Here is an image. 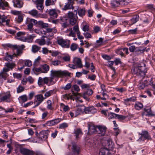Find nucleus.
Listing matches in <instances>:
<instances>
[{
  "label": "nucleus",
  "instance_id": "1",
  "mask_svg": "<svg viewBox=\"0 0 155 155\" xmlns=\"http://www.w3.org/2000/svg\"><path fill=\"white\" fill-rule=\"evenodd\" d=\"M51 77L49 79V84L52 85L54 84L55 81H54V78L56 77H61L62 76H70L71 73L67 71H51Z\"/></svg>",
  "mask_w": 155,
  "mask_h": 155
},
{
  "label": "nucleus",
  "instance_id": "2",
  "mask_svg": "<svg viewBox=\"0 0 155 155\" xmlns=\"http://www.w3.org/2000/svg\"><path fill=\"white\" fill-rule=\"evenodd\" d=\"M15 66V64L14 62L5 63L4 67L3 68L2 71L1 72V75L2 78L5 79L8 75L7 72L10 70H12Z\"/></svg>",
  "mask_w": 155,
  "mask_h": 155
},
{
  "label": "nucleus",
  "instance_id": "3",
  "mask_svg": "<svg viewBox=\"0 0 155 155\" xmlns=\"http://www.w3.org/2000/svg\"><path fill=\"white\" fill-rule=\"evenodd\" d=\"M25 32L19 31L16 34V38L17 39L21 41L31 43L32 42L33 39L34 37V36L30 35L27 37V38H21V36H24L25 35Z\"/></svg>",
  "mask_w": 155,
  "mask_h": 155
},
{
  "label": "nucleus",
  "instance_id": "4",
  "mask_svg": "<svg viewBox=\"0 0 155 155\" xmlns=\"http://www.w3.org/2000/svg\"><path fill=\"white\" fill-rule=\"evenodd\" d=\"M142 66H138V67H135L134 69V73L138 75H140L142 77H144L147 72V69L144 64Z\"/></svg>",
  "mask_w": 155,
  "mask_h": 155
},
{
  "label": "nucleus",
  "instance_id": "5",
  "mask_svg": "<svg viewBox=\"0 0 155 155\" xmlns=\"http://www.w3.org/2000/svg\"><path fill=\"white\" fill-rule=\"evenodd\" d=\"M60 11L59 10H56L55 9H51L49 11V15L50 16V19H49V21L51 22L52 23L56 24L58 22V19L54 20L58 17V13H59Z\"/></svg>",
  "mask_w": 155,
  "mask_h": 155
},
{
  "label": "nucleus",
  "instance_id": "6",
  "mask_svg": "<svg viewBox=\"0 0 155 155\" xmlns=\"http://www.w3.org/2000/svg\"><path fill=\"white\" fill-rule=\"evenodd\" d=\"M58 44L64 48H68L70 45V41L67 39H64L61 37H58L57 38Z\"/></svg>",
  "mask_w": 155,
  "mask_h": 155
},
{
  "label": "nucleus",
  "instance_id": "7",
  "mask_svg": "<svg viewBox=\"0 0 155 155\" xmlns=\"http://www.w3.org/2000/svg\"><path fill=\"white\" fill-rule=\"evenodd\" d=\"M11 94L9 91L0 93V102H6L10 103L11 101Z\"/></svg>",
  "mask_w": 155,
  "mask_h": 155
},
{
  "label": "nucleus",
  "instance_id": "8",
  "mask_svg": "<svg viewBox=\"0 0 155 155\" xmlns=\"http://www.w3.org/2000/svg\"><path fill=\"white\" fill-rule=\"evenodd\" d=\"M20 153L23 155H33L34 153L32 150L24 148H21L20 150ZM35 154V155H45L40 151H36Z\"/></svg>",
  "mask_w": 155,
  "mask_h": 155
},
{
  "label": "nucleus",
  "instance_id": "9",
  "mask_svg": "<svg viewBox=\"0 0 155 155\" xmlns=\"http://www.w3.org/2000/svg\"><path fill=\"white\" fill-rule=\"evenodd\" d=\"M73 30L74 32H73L72 28H69V29H67L65 32L68 33H69V34H68V35L69 36H72L73 37H74L75 36V33L77 34L78 33L80 32L78 26L77 24L75 25L74 26Z\"/></svg>",
  "mask_w": 155,
  "mask_h": 155
},
{
  "label": "nucleus",
  "instance_id": "10",
  "mask_svg": "<svg viewBox=\"0 0 155 155\" xmlns=\"http://www.w3.org/2000/svg\"><path fill=\"white\" fill-rule=\"evenodd\" d=\"M102 145L108 150H112L114 147V144L111 140L109 139L102 143Z\"/></svg>",
  "mask_w": 155,
  "mask_h": 155
},
{
  "label": "nucleus",
  "instance_id": "11",
  "mask_svg": "<svg viewBox=\"0 0 155 155\" xmlns=\"http://www.w3.org/2000/svg\"><path fill=\"white\" fill-rule=\"evenodd\" d=\"M48 130L42 131L39 134V138L40 140L45 141L48 138Z\"/></svg>",
  "mask_w": 155,
  "mask_h": 155
},
{
  "label": "nucleus",
  "instance_id": "12",
  "mask_svg": "<svg viewBox=\"0 0 155 155\" xmlns=\"http://www.w3.org/2000/svg\"><path fill=\"white\" fill-rule=\"evenodd\" d=\"M93 93V91L92 89H87L86 91L83 93L82 95L81 96L86 101H89L90 100L89 97L91 96Z\"/></svg>",
  "mask_w": 155,
  "mask_h": 155
},
{
  "label": "nucleus",
  "instance_id": "13",
  "mask_svg": "<svg viewBox=\"0 0 155 155\" xmlns=\"http://www.w3.org/2000/svg\"><path fill=\"white\" fill-rule=\"evenodd\" d=\"M36 100L34 101L35 106L34 107L38 106L46 98V97H44L41 94L37 95L35 96Z\"/></svg>",
  "mask_w": 155,
  "mask_h": 155
},
{
  "label": "nucleus",
  "instance_id": "14",
  "mask_svg": "<svg viewBox=\"0 0 155 155\" xmlns=\"http://www.w3.org/2000/svg\"><path fill=\"white\" fill-rule=\"evenodd\" d=\"M107 127L104 126H97V133L100 134L102 136H104L106 132Z\"/></svg>",
  "mask_w": 155,
  "mask_h": 155
},
{
  "label": "nucleus",
  "instance_id": "15",
  "mask_svg": "<svg viewBox=\"0 0 155 155\" xmlns=\"http://www.w3.org/2000/svg\"><path fill=\"white\" fill-rule=\"evenodd\" d=\"M48 77H45L42 78L41 77L39 78L38 81V84L40 87L42 86L44 84H48Z\"/></svg>",
  "mask_w": 155,
  "mask_h": 155
},
{
  "label": "nucleus",
  "instance_id": "16",
  "mask_svg": "<svg viewBox=\"0 0 155 155\" xmlns=\"http://www.w3.org/2000/svg\"><path fill=\"white\" fill-rule=\"evenodd\" d=\"M12 2L15 7L21 8L23 7V2L21 0H12Z\"/></svg>",
  "mask_w": 155,
  "mask_h": 155
},
{
  "label": "nucleus",
  "instance_id": "17",
  "mask_svg": "<svg viewBox=\"0 0 155 155\" xmlns=\"http://www.w3.org/2000/svg\"><path fill=\"white\" fill-rule=\"evenodd\" d=\"M97 126L96 127L93 125H90L88 128V134H91L94 133H97Z\"/></svg>",
  "mask_w": 155,
  "mask_h": 155
},
{
  "label": "nucleus",
  "instance_id": "18",
  "mask_svg": "<svg viewBox=\"0 0 155 155\" xmlns=\"http://www.w3.org/2000/svg\"><path fill=\"white\" fill-rule=\"evenodd\" d=\"M43 38L41 40H38L37 41V43L41 45H45L47 42V44L48 45V39L47 36H43Z\"/></svg>",
  "mask_w": 155,
  "mask_h": 155
},
{
  "label": "nucleus",
  "instance_id": "19",
  "mask_svg": "<svg viewBox=\"0 0 155 155\" xmlns=\"http://www.w3.org/2000/svg\"><path fill=\"white\" fill-rule=\"evenodd\" d=\"M109 150L105 147L101 148L99 152V155H109Z\"/></svg>",
  "mask_w": 155,
  "mask_h": 155
},
{
  "label": "nucleus",
  "instance_id": "20",
  "mask_svg": "<svg viewBox=\"0 0 155 155\" xmlns=\"http://www.w3.org/2000/svg\"><path fill=\"white\" fill-rule=\"evenodd\" d=\"M38 23L42 28L46 29V31H45L46 32V33L48 32V23H44L41 21H38Z\"/></svg>",
  "mask_w": 155,
  "mask_h": 155
},
{
  "label": "nucleus",
  "instance_id": "21",
  "mask_svg": "<svg viewBox=\"0 0 155 155\" xmlns=\"http://www.w3.org/2000/svg\"><path fill=\"white\" fill-rule=\"evenodd\" d=\"M74 63L77 66L78 68H81L83 67L81 59L80 58H74Z\"/></svg>",
  "mask_w": 155,
  "mask_h": 155
},
{
  "label": "nucleus",
  "instance_id": "22",
  "mask_svg": "<svg viewBox=\"0 0 155 155\" xmlns=\"http://www.w3.org/2000/svg\"><path fill=\"white\" fill-rule=\"evenodd\" d=\"M74 134L75 135L76 139L80 138L83 134V133L80 129H77L75 130Z\"/></svg>",
  "mask_w": 155,
  "mask_h": 155
},
{
  "label": "nucleus",
  "instance_id": "23",
  "mask_svg": "<svg viewBox=\"0 0 155 155\" xmlns=\"http://www.w3.org/2000/svg\"><path fill=\"white\" fill-rule=\"evenodd\" d=\"M110 4L112 8H115L119 6L120 3L119 1L114 0L111 1Z\"/></svg>",
  "mask_w": 155,
  "mask_h": 155
},
{
  "label": "nucleus",
  "instance_id": "24",
  "mask_svg": "<svg viewBox=\"0 0 155 155\" xmlns=\"http://www.w3.org/2000/svg\"><path fill=\"white\" fill-rule=\"evenodd\" d=\"M8 5V3L5 0H0V9H4Z\"/></svg>",
  "mask_w": 155,
  "mask_h": 155
},
{
  "label": "nucleus",
  "instance_id": "25",
  "mask_svg": "<svg viewBox=\"0 0 155 155\" xmlns=\"http://www.w3.org/2000/svg\"><path fill=\"white\" fill-rule=\"evenodd\" d=\"M73 5V4L67 2L65 3V5L64 6V8H62V9L63 10H66L72 8Z\"/></svg>",
  "mask_w": 155,
  "mask_h": 155
},
{
  "label": "nucleus",
  "instance_id": "26",
  "mask_svg": "<svg viewBox=\"0 0 155 155\" xmlns=\"http://www.w3.org/2000/svg\"><path fill=\"white\" fill-rule=\"evenodd\" d=\"M42 70V73H46L48 70V66L46 64H44L41 66Z\"/></svg>",
  "mask_w": 155,
  "mask_h": 155
},
{
  "label": "nucleus",
  "instance_id": "27",
  "mask_svg": "<svg viewBox=\"0 0 155 155\" xmlns=\"http://www.w3.org/2000/svg\"><path fill=\"white\" fill-rule=\"evenodd\" d=\"M78 15L81 17H82L85 15V10L84 8H80L78 9Z\"/></svg>",
  "mask_w": 155,
  "mask_h": 155
},
{
  "label": "nucleus",
  "instance_id": "28",
  "mask_svg": "<svg viewBox=\"0 0 155 155\" xmlns=\"http://www.w3.org/2000/svg\"><path fill=\"white\" fill-rule=\"evenodd\" d=\"M134 107L136 109L139 110L143 108V105L140 103L137 102L135 104Z\"/></svg>",
  "mask_w": 155,
  "mask_h": 155
},
{
  "label": "nucleus",
  "instance_id": "29",
  "mask_svg": "<svg viewBox=\"0 0 155 155\" xmlns=\"http://www.w3.org/2000/svg\"><path fill=\"white\" fill-rule=\"evenodd\" d=\"M60 106L61 108L63 109L64 112H66L70 110V108L68 105H65L63 103H61L60 104Z\"/></svg>",
  "mask_w": 155,
  "mask_h": 155
},
{
  "label": "nucleus",
  "instance_id": "30",
  "mask_svg": "<svg viewBox=\"0 0 155 155\" xmlns=\"http://www.w3.org/2000/svg\"><path fill=\"white\" fill-rule=\"evenodd\" d=\"M28 19V18H27L26 21V24L27 25L28 28L30 31H31L32 30L33 25L31 24V22H29L30 21Z\"/></svg>",
  "mask_w": 155,
  "mask_h": 155
},
{
  "label": "nucleus",
  "instance_id": "31",
  "mask_svg": "<svg viewBox=\"0 0 155 155\" xmlns=\"http://www.w3.org/2000/svg\"><path fill=\"white\" fill-rule=\"evenodd\" d=\"M28 13L31 15L32 16L35 17L37 15L38 12L36 10L33 9L30 11H29Z\"/></svg>",
  "mask_w": 155,
  "mask_h": 155
},
{
  "label": "nucleus",
  "instance_id": "32",
  "mask_svg": "<svg viewBox=\"0 0 155 155\" xmlns=\"http://www.w3.org/2000/svg\"><path fill=\"white\" fill-rule=\"evenodd\" d=\"M61 63L60 61L57 60V59H54V60L51 61V65H53L54 66H58Z\"/></svg>",
  "mask_w": 155,
  "mask_h": 155
},
{
  "label": "nucleus",
  "instance_id": "33",
  "mask_svg": "<svg viewBox=\"0 0 155 155\" xmlns=\"http://www.w3.org/2000/svg\"><path fill=\"white\" fill-rule=\"evenodd\" d=\"M18 99L19 101L21 100L23 102H25L28 100L27 95L25 94L20 96L18 98Z\"/></svg>",
  "mask_w": 155,
  "mask_h": 155
},
{
  "label": "nucleus",
  "instance_id": "34",
  "mask_svg": "<svg viewBox=\"0 0 155 155\" xmlns=\"http://www.w3.org/2000/svg\"><path fill=\"white\" fill-rule=\"evenodd\" d=\"M41 48V47L36 45H33L32 47V51L33 53L37 52Z\"/></svg>",
  "mask_w": 155,
  "mask_h": 155
},
{
  "label": "nucleus",
  "instance_id": "35",
  "mask_svg": "<svg viewBox=\"0 0 155 155\" xmlns=\"http://www.w3.org/2000/svg\"><path fill=\"white\" fill-rule=\"evenodd\" d=\"M57 30L55 28H49V36L52 37L54 34L56 32Z\"/></svg>",
  "mask_w": 155,
  "mask_h": 155
},
{
  "label": "nucleus",
  "instance_id": "36",
  "mask_svg": "<svg viewBox=\"0 0 155 155\" xmlns=\"http://www.w3.org/2000/svg\"><path fill=\"white\" fill-rule=\"evenodd\" d=\"M124 101L126 102H128L129 101L134 102L136 100V97L134 96H133L129 98L124 99Z\"/></svg>",
  "mask_w": 155,
  "mask_h": 155
},
{
  "label": "nucleus",
  "instance_id": "37",
  "mask_svg": "<svg viewBox=\"0 0 155 155\" xmlns=\"http://www.w3.org/2000/svg\"><path fill=\"white\" fill-rule=\"evenodd\" d=\"M6 56L4 57V59L7 61H8L12 60L13 58V55H8V53H6Z\"/></svg>",
  "mask_w": 155,
  "mask_h": 155
},
{
  "label": "nucleus",
  "instance_id": "38",
  "mask_svg": "<svg viewBox=\"0 0 155 155\" xmlns=\"http://www.w3.org/2000/svg\"><path fill=\"white\" fill-rule=\"evenodd\" d=\"M139 19V16L136 15L133 17L131 20V21L132 24H134Z\"/></svg>",
  "mask_w": 155,
  "mask_h": 155
},
{
  "label": "nucleus",
  "instance_id": "39",
  "mask_svg": "<svg viewBox=\"0 0 155 155\" xmlns=\"http://www.w3.org/2000/svg\"><path fill=\"white\" fill-rule=\"evenodd\" d=\"M117 114H116L112 112L109 113L108 114V117L109 119H112L113 118H117Z\"/></svg>",
  "mask_w": 155,
  "mask_h": 155
},
{
  "label": "nucleus",
  "instance_id": "40",
  "mask_svg": "<svg viewBox=\"0 0 155 155\" xmlns=\"http://www.w3.org/2000/svg\"><path fill=\"white\" fill-rule=\"evenodd\" d=\"M140 134L143 136L144 137L147 139H148L149 138V136L147 132L146 131H143L142 133L139 134Z\"/></svg>",
  "mask_w": 155,
  "mask_h": 155
},
{
  "label": "nucleus",
  "instance_id": "41",
  "mask_svg": "<svg viewBox=\"0 0 155 155\" xmlns=\"http://www.w3.org/2000/svg\"><path fill=\"white\" fill-rule=\"evenodd\" d=\"M35 33L39 35H41V34L46 35V32L45 31L43 30L42 29L41 31L37 29H35Z\"/></svg>",
  "mask_w": 155,
  "mask_h": 155
},
{
  "label": "nucleus",
  "instance_id": "42",
  "mask_svg": "<svg viewBox=\"0 0 155 155\" xmlns=\"http://www.w3.org/2000/svg\"><path fill=\"white\" fill-rule=\"evenodd\" d=\"M71 84L70 83L67 84L65 86H63L61 87V89L64 90H68L70 89L71 87Z\"/></svg>",
  "mask_w": 155,
  "mask_h": 155
},
{
  "label": "nucleus",
  "instance_id": "43",
  "mask_svg": "<svg viewBox=\"0 0 155 155\" xmlns=\"http://www.w3.org/2000/svg\"><path fill=\"white\" fill-rule=\"evenodd\" d=\"M24 90V88L22 86L19 85L17 88V92L18 93H19L23 91Z\"/></svg>",
  "mask_w": 155,
  "mask_h": 155
},
{
  "label": "nucleus",
  "instance_id": "44",
  "mask_svg": "<svg viewBox=\"0 0 155 155\" xmlns=\"http://www.w3.org/2000/svg\"><path fill=\"white\" fill-rule=\"evenodd\" d=\"M82 112V110L81 107H78L77 108L76 110L75 111V113L74 117L77 116L80 113Z\"/></svg>",
  "mask_w": 155,
  "mask_h": 155
},
{
  "label": "nucleus",
  "instance_id": "45",
  "mask_svg": "<svg viewBox=\"0 0 155 155\" xmlns=\"http://www.w3.org/2000/svg\"><path fill=\"white\" fill-rule=\"evenodd\" d=\"M117 21L116 20H112L110 23V24L108 25V28H110L111 26V25H115L117 24Z\"/></svg>",
  "mask_w": 155,
  "mask_h": 155
},
{
  "label": "nucleus",
  "instance_id": "46",
  "mask_svg": "<svg viewBox=\"0 0 155 155\" xmlns=\"http://www.w3.org/2000/svg\"><path fill=\"white\" fill-rule=\"evenodd\" d=\"M78 45L75 44L73 43L71 45V50L72 51H75L77 48Z\"/></svg>",
  "mask_w": 155,
  "mask_h": 155
},
{
  "label": "nucleus",
  "instance_id": "47",
  "mask_svg": "<svg viewBox=\"0 0 155 155\" xmlns=\"http://www.w3.org/2000/svg\"><path fill=\"white\" fill-rule=\"evenodd\" d=\"M68 126V124L66 123H63L60 124L59 127L60 129H63L67 127Z\"/></svg>",
  "mask_w": 155,
  "mask_h": 155
},
{
  "label": "nucleus",
  "instance_id": "48",
  "mask_svg": "<svg viewBox=\"0 0 155 155\" xmlns=\"http://www.w3.org/2000/svg\"><path fill=\"white\" fill-rule=\"evenodd\" d=\"M76 21H77L76 19L74 18H71L70 19V23L71 25H73L75 24L76 23Z\"/></svg>",
  "mask_w": 155,
  "mask_h": 155
},
{
  "label": "nucleus",
  "instance_id": "49",
  "mask_svg": "<svg viewBox=\"0 0 155 155\" xmlns=\"http://www.w3.org/2000/svg\"><path fill=\"white\" fill-rule=\"evenodd\" d=\"M25 64L27 66L30 67L32 65V62L30 60H27L25 61Z\"/></svg>",
  "mask_w": 155,
  "mask_h": 155
},
{
  "label": "nucleus",
  "instance_id": "50",
  "mask_svg": "<svg viewBox=\"0 0 155 155\" xmlns=\"http://www.w3.org/2000/svg\"><path fill=\"white\" fill-rule=\"evenodd\" d=\"M49 53L51 54L52 56L55 57L58 54V51H49Z\"/></svg>",
  "mask_w": 155,
  "mask_h": 155
},
{
  "label": "nucleus",
  "instance_id": "51",
  "mask_svg": "<svg viewBox=\"0 0 155 155\" xmlns=\"http://www.w3.org/2000/svg\"><path fill=\"white\" fill-rule=\"evenodd\" d=\"M126 117L125 116L117 114V118L119 120H124Z\"/></svg>",
  "mask_w": 155,
  "mask_h": 155
},
{
  "label": "nucleus",
  "instance_id": "52",
  "mask_svg": "<svg viewBox=\"0 0 155 155\" xmlns=\"http://www.w3.org/2000/svg\"><path fill=\"white\" fill-rule=\"evenodd\" d=\"M91 107H85L84 110L86 114H90Z\"/></svg>",
  "mask_w": 155,
  "mask_h": 155
},
{
  "label": "nucleus",
  "instance_id": "53",
  "mask_svg": "<svg viewBox=\"0 0 155 155\" xmlns=\"http://www.w3.org/2000/svg\"><path fill=\"white\" fill-rule=\"evenodd\" d=\"M30 21H29V22H31L32 24L33 25H36L38 23V21L37 20L33 19H30L29 18H28Z\"/></svg>",
  "mask_w": 155,
  "mask_h": 155
},
{
  "label": "nucleus",
  "instance_id": "54",
  "mask_svg": "<svg viewBox=\"0 0 155 155\" xmlns=\"http://www.w3.org/2000/svg\"><path fill=\"white\" fill-rule=\"evenodd\" d=\"M116 53L118 54L121 55V56H124V54L121 51V49H118L116 51Z\"/></svg>",
  "mask_w": 155,
  "mask_h": 155
},
{
  "label": "nucleus",
  "instance_id": "55",
  "mask_svg": "<svg viewBox=\"0 0 155 155\" xmlns=\"http://www.w3.org/2000/svg\"><path fill=\"white\" fill-rule=\"evenodd\" d=\"M114 133H115V136H117L118 134L121 131L118 128H114Z\"/></svg>",
  "mask_w": 155,
  "mask_h": 155
},
{
  "label": "nucleus",
  "instance_id": "56",
  "mask_svg": "<svg viewBox=\"0 0 155 155\" xmlns=\"http://www.w3.org/2000/svg\"><path fill=\"white\" fill-rule=\"evenodd\" d=\"M119 2H120V4L122 5H127L128 4V2L126 1V0H119Z\"/></svg>",
  "mask_w": 155,
  "mask_h": 155
},
{
  "label": "nucleus",
  "instance_id": "57",
  "mask_svg": "<svg viewBox=\"0 0 155 155\" xmlns=\"http://www.w3.org/2000/svg\"><path fill=\"white\" fill-rule=\"evenodd\" d=\"M7 18V17L6 16H5L4 15L2 16L1 18L0 19V22H5Z\"/></svg>",
  "mask_w": 155,
  "mask_h": 155
},
{
  "label": "nucleus",
  "instance_id": "58",
  "mask_svg": "<svg viewBox=\"0 0 155 155\" xmlns=\"http://www.w3.org/2000/svg\"><path fill=\"white\" fill-rule=\"evenodd\" d=\"M115 62L116 65H117L119 64H121L122 62L119 58H116L114 61Z\"/></svg>",
  "mask_w": 155,
  "mask_h": 155
},
{
  "label": "nucleus",
  "instance_id": "59",
  "mask_svg": "<svg viewBox=\"0 0 155 155\" xmlns=\"http://www.w3.org/2000/svg\"><path fill=\"white\" fill-rule=\"evenodd\" d=\"M137 31V28H136L134 29L129 30L128 32L130 34H134L136 33Z\"/></svg>",
  "mask_w": 155,
  "mask_h": 155
},
{
  "label": "nucleus",
  "instance_id": "60",
  "mask_svg": "<svg viewBox=\"0 0 155 155\" xmlns=\"http://www.w3.org/2000/svg\"><path fill=\"white\" fill-rule=\"evenodd\" d=\"M73 87L74 91L78 92L80 91V89L78 86L76 84H75L73 86Z\"/></svg>",
  "mask_w": 155,
  "mask_h": 155
},
{
  "label": "nucleus",
  "instance_id": "61",
  "mask_svg": "<svg viewBox=\"0 0 155 155\" xmlns=\"http://www.w3.org/2000/svg\"><path fill=\"white\" fill-rule=\"evenodd\" d=\"M13 76L15 78H16L17 79L20 78L21 77V75L17 73H14L13 74Z\"/></svg>",
  "mask_w": 155,
  "mask_h": 155
},
{
  "label": "nucleus",
  "instance_id": "62",
  "mask_svg": "<svg viewBox=\"0 0 155 155\" xmlns=\"http://www.w3.org/2000/svg\"><path fill=\"white\" fill-rule=\"evenodd\" d=\"M21 12L15 10H12L11 11V13L15 15H19L21 13Z\"/></svg>",
  "mask_w": 155,
  "mask_h": 155
},
{
  "label": "nucleus",
  "instance_id": "63",
  "mask_svg": "<svg viewBox=\"0 0 155 155\" xmlns=\"http://www.w3.org/2000/svg\"><path fill=\"white\" fill-rule=\"evenodd\" d=\"M35 94V92L32 91L30 92L29 94L28 98V99L29 100H31L32 99L34 95Z\"/></svg>",
  "mask_w": 155,
  "mask_h": 155
},
{
  "label": "nucleus",
  "instance_id": "64",
  "mask_svg": "<svg viewBox=\"0 0 155 155\" xmlns=\"http://www.w3.org/2000/svg\"><path fill=\"white\" fill-rule=\"evenodd\" d=\"M36 7L39 10H42L44 7L43 6V4H36Z\"/></svg>",
  "mask_w": 155,
  "mask_h": 155
}]
</instances>
